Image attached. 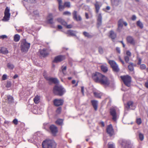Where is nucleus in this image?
I'll return each instance as SVG.
<instances>
[{
  "label": "nucleus",
  "mask_w": 148,
  "mask_h": 148,
  "mask_svg": "<svg viewBox=\"0 0 148 148\" xmlns=\"http://www.w3.org/2000/svg\"><path fill=\"white\" fill-rule=\"evenodd\" d=\"M110 115L112 116L113 120L116 121L117 119V114L115 108H111L110 109Z\"/></svg>",
  "instance_id": "obj_11"
},
{
  "label": "nucleus",
  "mask_w": 148,
  "mask_h": 148,
  "mask_svg": "<svg viewBox=\"0 0 148 148\" xmlns=\"http://www.w3.org/2000/svg\"><path fill=\"white\" fill-rule=\"evenodd\" d=\"M10 8L8 7H6L5 10L4 16L2 19L3 21H7L9 20L10 16Z\"/></svg>",
  "instance_id": "obj_9"
},
{
  "label": "nucleus",
  "mask_w": 148,
  "mask_h": 148,
  "mask_svg": "<svg viewBox=\"0 0 148 148\" xmlns=\"http://www.w3.org/2000/svg\"><path fill=\"white\" fill-rule=\"evenodd\" d=\"M30 43H28L25 39L23 40L21 42V49L22 52H27L30 47Z\"/></svg>",
  "instance_id": "obj_6"
},
{
  "label": "nucleus",
  "mask_w": 148,
  "mask_h": 148,
  "mask_svg": "<svg viewBox=\"0 0 148 148\" xmlns=\"http://www.w3.org/2000/svg\"><path fill=\"white\" fill-rule=\"evenodd\" d=\"M47 23H48L52 24L53 23V18L52 13H49L47 16Z\"/></svg>",
  "instance_id": "obj_18"
},
{
  "label": "nucleus",
  "mask_w": 148,
  "mask_h": 148,
  "mask_svg": "<svg viewBox=\"0 0 148 148\" xmlns=\"http://www.w3.org/2000/svg\"><path fill=\"white\" fill-rule=\"evenodd\" d=\"M94 96L96 97L101 98L102 96V94L100 93L97 92H95L93 93Z\"/></svg>",
  "instance_id": "obj_32"
},
{
  "label": "nucleus",
  "mask_w": 148,
  "mask_h": 148,
  "mask_svg": "<svg viewBox=\"0 0 148 148\" xmlns=\"http://www.w3.org/2000/svg\"><path fill=\"white\" fill-rule=\"evenodd\" d=\"M58 3V9L60 11H62L65 8H69L71 7V3L69 1L64 2L62 5V0H57Z\"/></svg>",
  "instance_id": "obj_7"
},
{
  "label": "nucleus",
  "mask_w": 148,
  "mask_h": 148,
  "mask_svg": "<svg viewBox=\"0 0 148 148\" xmlns=\"http://www.w3.org/2000/svg\"><path fill=\"white\" fill-rule=\"evenodd\" d=\"M119 59L120 61L122 63V64H124V62L123 61V60L121 59V57L120 56H119Z\"/></svg>",
  "instance_id": "obj_59"
},
{
  "label": "nucleus",
  "mask_w": 148,
  "mask_h": 148,
  "mask_svg": "<svg viewBox=\"0 0 148 148\" xmlns=\"http://www.w3.org/2000/svg\"><path fill=\"white\" fill-rule=\"evenodd\" d=\"M144 86L146 88L148 89V81L145 83Z\"/></svg>",
  "instance_id": "obj_63"
},
{
  "label": "nucleus",
  "mask_w": 148,
  "mask_h": 148,
  "mask_svg": "<svg viewBox=\"0 0 148 148\" xmlns=\"http://www.w3.org/2000/svg\"><path fill=\"white\" fill-rule=\"evenodd\" d=\"M83 34L85 37H86L89 38H91L92 37V36L90 35L89 33L86 32H83Z\"/></svg>",
  "instance_id": "obj_36"
},
{
  "label": "nucleus",
  "mask_w": 148,
  "mask_h": 148,
  "mask_svg": "<svg viewBox=\"0 0 148 148\" xmlns=\"http://www.w3.org/2000/svg\"><path fill=\"white\" fill-rule=\"evenodd\" d=\"M116 37V34L112 30H111L110 32L109 37L112 40H113Z\"/></svg>",
  "instance_id": "obj_24"
},
{
  "label": "nucleus",
  "mask_w": 148,
  "mask_h": 148,
  "mask_svg": "<svg viewBox=\"0 0 148 148\" xmlns=\"http://www.w3.org/2000/svg\"><path fill=\"white\" fill-rule=\"evenodd\" d=\"M116 51L119 54L121 53V50L120 48L118 47H116Z\"/></svg>",
  "instance_id": "obj_56"
},
{
  "label": "nucleus",
  "mask_w": 148,
  "mask_h": 148,
  "mask_svg": "<svg viewBox=\"0 0 148 148\" xmlns=\"http://www.w3.org/2000/svg\"><path fill=\"white\" fill-rule=\"evenodd\" d=\"M33 13L34 15L36 16H39V12L37 10L33 11Z\"/></svg>",
  "instance_id": "obj_43"
},
{
  "label": "nucleus",
  "mask_w": 148,
  "mask_h": 148,
  "mask_svg": "<svg viewBox=\"0 0 148 148\" xmlns=\"http://www.w3.org/2000/svg\"><path fill=\"white\" fill-rule=\"evenodd\" d=\"M65 59V56L64 55H60L58 56L55 57L53 61V62L57 63L61 62Z\"/></svg>",
  "instance_id": "obj_13"
},
{
  "label": "nucleus",
  "mask_w": 148,
  "mask_h": 148,
  "mask_svg": "<svg viewBox=\"0 0 148 148\" xmlns=\"http://www.w3.org/2000/svg\"><path fill=\"white\" fill-rule=\"evenodd\" d=\"M65 92V89L61 85H56L53 88V92L56 95L62 96Z\"/></svg>",
  "instance_id": "obj_4"
},
{
  "label": "nucleus",
  "mask_w": 148,
  "mask_h": 148,
  "mask_svg": "<svg viewBox=\"0 0 148 148\" xmlns=\"http://www.w3.org/2000/svg\"><path fill=\"white\" fill-rule=\"evenodd\" d=\"M18 120L16 119H14L13 121V123L16 125L18 124Z\"/></svg>",
  "instance_id": "obj_57"
},
{
  "label": "nucleus",
  "mask_w": 148,
  "mask_h": 148,
  "mask_svg": "<svg viewBox=\"0 0 148 148\" xmlns=\"http://www.w3.org/2000/svg\"><path fill=\"white\" fill-rule=\"evenodd\" d=\"M73 18L77 21H81L82 20L80 15L77 16V12L76 11H74L73 13Z\"/></svg>",
  "instance_id": "obj_15"
},
{
  "label": "nucleus",
  "mask_w": 148,
  "mask_h": 148,
  "mask_svg": "<svg viewBox=\"0 0 148 148\" xmlns=\"http://www.w3.org/2000/svg\"><path fill=\"white\" fill-rule=\"evenodd\" d=\"M66 66H64V67H62V72L63 73V74L64 75H65V73H64V71H66Z\"/></svg>",
  "instance_id": "obj_55"
},
{
  "label": "nucleus",
  "mask_w": 148,
  "mask_h": 148,
  "mask_svg": "<svg viewBox=\"0 0 148 148\" xmlns=\"http://www.w3.org/2000/svg\"><path fill=\"white\" fill-rule=\"evenodd\" d=\"M99 124H101L102 127H104L105 126V124L103 121H101L99 122Z\"/></svg>",
  "instance_id": "obj_60"
},
{
  "label": "nucleus",
  "mask_w": 148,
  "mask_h": 148,
  "mask_svg": "<svg viewBox=\"0 0 148 148\" xmlns=\"http://www.w3.org/2000/svg\"><path fill=\"white\" fill-rule=\"evenodd\" d=\"M140 68L141 70H145L146 68V66L144 64H141L140 66Z\"/></svg>",
  "instance_id": "obj_46"
},
{
  "label": "nucleus",
  "mask_w": 148,
  "mask_h": 148,
  "mask_svg": "<svg viewBox=\"0 0 148 148\" xmlns=\"http://www.w3.org/2000/svg\"><path fill=\"white\" fill-rule=\"evenodd\" d=\"M129 57L128 56H125L124 57V58L125 62L127 63H128L129 60Z\"/></svg>",
  "instance_id": "obj_47"
},
{
  "label": "nucleus",
  "mask_w": 148,
  "mask_h": 148,
  "mask_svg": "<svg viewBox=\"0 0 148 148\" xmlns=\"http://www.w3.org/2000/svg\"><path fill=\"white\" fill-rule=\"evenodd\" d=\"M108 63L112 68L117 64L113 60H109Z\"/></svg>",
  "instance_id": "obj_33"
},
{
  "label": "nucleus",
  "mask_w": 148,
  "mask_h": 148,
  "mask_svg": "<svg viewBox=\"0 0 148 148\" xmlns=\"http://www.w3.org/2000/svg\"><path fill=\"white\" fill-rule=\"evenodd\" d=\"M123 28V27L122 26H119L118 25V27L117 29V31L119 32H120L121 31V29Z\"/></svg>",
  "instance_id": "obj_52"
},
{
  "label": "nucleus",
  "mask_w": 148,
  "mask_h": 148,
  "mask_svg": "<svg viewBox=\"0 0 148 148\" xmlns=\"http://www.w3.org/2000/svg\"><path fill=\"white\" fill-rule=\"evenodd\" d=\"M64 120L63 119H58L55 122V123L56 124L62 126L63 125Z\"/></svg>",
  "instance_id": "obj_26"
},
{
  "label": "nucleus",
  "mask_w": 148,
  "mask_h": 148,
  "mask_svg": "<svg viewBox=\"0 0 148 148\" xmlns=\"http://www.w3.org/2000/svg\"><path fill=\"white\" fill-rule=\"evenodd\" d=\"M56 20L58 22L64 26H66L67 24V23L61 18L60 17L57 18Z\"/></svg>",
  "instance_id": "obj_23"
},
{
  "label": "nucleus",
  "mask_w": 148,
  "mask_h": 148,
  "mask_svg": "<svg viewBox=\"0 0 148 148\" xmlns=\"http://www.w3.org/2000/svg\"><path fill=\"white\" fill-rule=\"evenodd\" d=\"M7 79V76L6 74H3L2 77V80H5Z\"/></svg>",
  "instance_id": "obj_49"
},
{
  "label": "nucleus",
  "mask_w": 148,
  "mask_h": 148,
  "mask_svg": "<svg viewBox=\"0 0 148 148\" xmlns=\"http://www.w3.org/2000/svg\"><path fill=\"white\" fill-rule=\"evenodd\" d=\"M106 131L110 136H112L115 134L114 131L111 124H109L107 126Z\"/></svg>",
  "instance_id": "obj_10"
},
{
  "label": "nucleus",
  "mask_w": 148,
  "mask_h": 148,
  "mask_svg": "<svg viewBox=\"0 0 148 148\" xmlns=\"http://www.w3.org/2000/svg\"><path fill=\"white\" fill-rule=\"evenodd\" d=\"M136 121V123L138 125H140L142 123V120L140 118L137 119Z\"/></svg>",
  "instance_id": "obj_42"
},
{
  "label": "nucleus",
  "mask_w": 148,
  "mask_h": 148,
  "mask_svg": "<svg viewBox=\"0 0 148 148\" xmlns=\"http://www.w3.org/2000/svg\"><path fill=\"white\" fill-rule=\"evenodd\" d=\"M40 55L42 57H45L49 54L48 52L46 49H40L39 50Z\"/></svg>",
  "instance_id": "obj_17"
},
{
  "label": "nucleus",
  "mask_w": 148,
  "mask_h": 148,
  "mask_svg": "<svg viewBox=\"0 0 148 148\" xmlns=\"http://www.w3.org/2000/svg\"><path fill=\"white\" fill-rule=\"evenodd\" d=\"M61 107H59L57 108L56 111V112L58 114H60L61 112Z\"/></svg>",
  "instance_id": "obj_45"
},
{
  "label": "nucleus",
  "mask_w": 148,
  "mask_h": 148,
  "mask_svg": "<svg viewBox=\"0 0 148 148\" xmlns=\"http://www.w3.org/2000/svg\"><path fill=\"white\" fill-rule=\"evenodd\" d=\"M11 86V82L10 81H8L7 82V84L6 87L7 88H10Z\"/></svg>",
  "instance_id": "obj_44"
},
{
  "label": "nucleus",
  "mask_w": 148,
  "mask_h": 148,
  "mask_svg": "<svg viewBox=\"0 0 148 148\" xmlns=\"http://www.w3.org/2000/svg\"><path fill=\"white\" fill-rule=\"evenodd\" d=\"M123 24L125 26H126L127 25V23L126 22L124 21L122 18L120 19L118 22V25H119V27H123Z\"/></svg>",
  "instance_id": "obj_22"
},
{
  "label": "nucleus",
  "mask_w": 148,
  "mask_h": 148,
  "mask_svg": "<svg viewBox=\"0 0 148 148\" xmlns=\"http://www.w3.org/2000/svg\"><path fill=\"white\" fill-rule=\"evenodd\" d=\"M49 129L51 134L54 136H56L58 131V127L55 125H51L50 126Z\"/></svg>",
  "instance_id": "obj_12"
},
{
  "label": "nucleus",
  "mask_w": 148,
  "mask_h": 148,
  "mask_svg": "<svg viewBox=\"0 0 148 148\" xmlns=\"http://www.w3.org/2000/svg\"><path fill=\"white\" fill-rule=\"evenodd\" d=\"M112 68L113 70L116 72H118L120 71V69L117 64L114 66Z\"/></svg>",
  "instance_id": "obj_30"
},
{
  "label": "nucleus",
  "mask_w": 148,
  "mask_h": 148,
  "mask_svg": "<svg viewBox=\"0 0 148 148\" xmlns=\"http://www.w3.org/2000/svg\"><path fill=\"white\" fill-rule=\"evenodd\" d=\"M8 67L10 69L12 70L14 68V66L13 64L10 63H8L7 64Z\"/></svg>",
  "instance_id": "obj_38"
},
{
  "label": "nucleus",
  "mask_w": 148,
  "mask_h": 148,
  "mask_svg": "<svg viewBox=\"0 0 148 148\" xmlns=\"http://www.w3.org/2000/svg\"><path fill=\"white\" fill-rule=\"evenodd\" d=\"M114 2L116 3V5H118L119 4L120 2V0H115Z\"/></svg>",
  "instance_id": "obj_64"
},
{
  "label": "nucleus",
  "mask_w": 148,
  "mask_h": 148,
  "mask_svg": "<svg viewBox=\"0 0 148 148\" xmlns=\"http://www.w3.org/2000/svg\"><path fill=\"white\" fill-rule=\"evenodd\" d=\"M57 144L53 140L47 139L44 140L42 143L43 148H56Z\"/></svg>",
  "instance_id": "obj_3"
},
{
  "label": "nucleus",
  "mask_w": 148,
  "mask_h": 148,
  "mask_svg": "<svg viewBox=\"0 0 148 148\" xmlns=\"http://www.w3.org/2000/svg\"><path fill=\"white\" fill-rule=\"evenodd\" d=\"M95 8V12L97 14V25L98 28L100 27L102 25V16L101 13H99V11L101 5L100 4L98 1H96L94 4Z\"/></svg>",
  "instance_id": "obj_2"
},
{
  "label": "nucleus",
  "mask_w": 148,
  "mask_h": 148,
  "mask_svg": "<svg viewBox=\"0 0 148 148\" xmlns=\"http://www.w3.org/2000/svg\"><path fill=\"white\" fill-rule=\"evenodd\" d=\"M40 97L38 95H36L34 99V102L38 103L39 102Z\"/></svg>",
  "instance_id": "obj_37"
},
{
  "label": "nucleus",
  "mask_w": 148,
  "mask_h": 148,
  "mask_svg": "<svg viewBox=\"0 0 148 148\" xmlns=\"http://www.w3.org/2000/svg\"><path fill=\"white\" fill-rule=\"evenodd\" d=\"M8 103H11L13 102L14 98L12 96L9 95L7 96Z\"/></svg>",
  "instance_id": "obj_27"
},
{
  "label": "nucleus",
  "mask_w": 148,
  "mask_h": 148,
  "mask_svg": "<svg viewBox=\"0 0 148 148\" xmlns=\"http://www.w3.org/2000/svg\"><path fill=\"white\" fill-rule=\"evenodd\" d=\"M67 34L68 35L72 36H74L75 35L74 32L71 30L68 31L67 32Z\"/></svg>",
  "instance_id": "obj_39"
},
{
  "label": "nucleus",
  "mask_w": 148,
  "mask_h": 148,
  "mask_svg": "<svg viewBox=\"0 0 148 148\" xmlns=\"http://www.w3.org/2000/svg\"><path fill=\"white\" fill-rule=\"evenodd\" d=\"M126 108L127 109H130L132 110H134L135 108V106H134V103L132 101H128L127 103Z\"/></svg>",
  "instance_id": "obj_16"
},
{
  "label": "nucleus",
  "mask_w": 148,
  "mask_h": 148,
  "mask_svg": "<svg viewBox=\"0 0 148 148\" xmlns=\"http://www.w3.org/2000/svg\"><path fill=\"white\" fill-rule=\"evenodd\" d=\"M53 102L54 105L58 107L63 104L64 100L61 99H55L53 100Z\"/></svg>",
  "instance_id": "obj_14"
},
{
  "label": "nucleus",
  "mask_w": 148,
  "mask_h": 148,
  "mask_svg": "<svg viewBox=\"0 0 148 148\" xmlns=\"http://www.w3.org/2000/svg\"><path fill=\"white\" fill-rule=\"evenodd\" d=\"M48 81L49 84H51L52 83L55 84L58 83L59 81L58 79L56 78H52L50 77Z\"/></svg>",
  "instance_id": "obj_20"
},
{
  "label": "nucleus",
  "mask_w": 148,
  "mask_h": 148,
  "mask_svg": "<svg viewBox=\"0 0 148 148\" xmlns=\"http://www.w3.org/2000/svg\"><path fill=\"white\" fill-rule=\"evenodd\" d=\"M119 142L122 147L124 148H132L131 143L129 141H127L123 139H120Z\"/></svg>",
  "instance_id": "obj_8"
},
{
  "label": "nucleus",
  "mask_w": 148,
  "mask_h": 148,
  "mask_svg": "<svg viewBox=\"0 0 148 148\" xmlns=\"http://www.w3.org/2000/svg\"><path fill=\"white\" fill-rule=\"evenodd\" d=\"M99 52L101 54H102L103 53V49L101 47H99Z\"/></svg>",
  "instance_id": "obj_48"
},
{
  "label": "nucleus",
  "mask_w": 148,
  "mask_h": 148,
  "mask_svg": "<svg viewBox=\"0 0 148 148\" xmlns=\"http://www.w3.org/2000/svg\"><path fill=\"white\" fill-rule=\"evenodd\" d=\"M71 13L68 11H65L63 12V15H68L70 16L71 15Z\"/></svg>",
  "instance_id": "obj_50"
},
{
  "label": "nucleus",
  "mask_w": 148,
  "mask_h": 148,
  "mask_svg": "<svg viewBox=\"0 0 148 148\" xmlns=\"http://www.w3.org/2000/svg\"><path fill=\"white\" fill-rule=\"evenodd\" d=\"M128 68L131 71H133L134 70V66L133 63H130L128 66Z\"/></svg>",
  "instance_id": "obj_34"
},
{
  "label": "nucleus",
  "mask_w": 148,
  "mask_h": 148,
  "mask_svg": "<svg viewBox=\"0 0 148 148\" xmlns=\"http://www.w3.org/2000/svg\"><path fill=\"white\" fill-rule=\"evenodd\" d=\"M120 77L124 84L126 86L128 87H130L131 86L132 78L130 76L127 75L121 76Z\"/></svg>",
  "instance_id": "obj_5"
},
{
  "label": "nucleus",
  "mask_w": 148,
  "mask_h": 148,
  "mask_svg": "<svg viewBox=\"0 0 148 148\" xmlns=\"http://www.w3.org/2000/svg\"><path fill=\"white\" fill-rule=\"evenodd\" d=\"M92 105L93 106L95 111H97V109L98 106V101L95 100H92L91 101Z\"/></svg>",
  "instance_id": "obj_21"
},
{
  "label": "nucleus",
  "mask_w": 148,
  "mask_h": 148,
  "mask_svg": "<svg viewBox=\"0 0 148 148\" xmlns=\"http://www.w3.org/2000/svg\"><path fill=\"white\" fill-rule=\"evenodd\" d=\"M108 148H114V145L113 144L108 143Z\"/></svg>",
  "instance_id": "obj_51"
},
{
  "label": "nucleus",
  "mask_w": 148,
  "mask_h": 148,
  "mask_svg": "<svg viewBox=\"0 0 148 148\" xmlns=\"http://www.w3.org/2000/svg\"><path fill=\"white\" fill-rule=\"evenodd\" d=\"M137 25L141 29L143 28V24L140 21H138L136 22Z\"/></svg>",
  "instance_id": "obj_35"
},
{
  "label": "nucleus",
  "mask_w": 148,
  "mask_h": 148,
  "mask_svg": "<svg viewBox=\"0 0 148 148\" xmlns=\"http://www.w3.org/2000/svg\"><path fill=\"white\" fill-rule=\"evenodd\" d=\"M92 80L96 83L100 84L105 86H108L110 84V81L108 78L101 73L96 72L91 75Z\"/></svg>",
  "instance_id": "obj_1"
},
{
  "label": "nucleus",
  "mask_w": 148,
  "mask_h": 148,
  "mask_svg": "<svg viewBox=\"0 0 148 148\" xmlns=\"http://www.w3.org/2000/svg\"><path fill=\"white\" fill-rule=\"evenodd\" d=\"M132 20L133 21L135 20L136 19V17L135 15H133L132 17Z\"/></svg>",
  "instance_id": "obj_62"
},
{
  "label": "nucleus",
  "mask_w": 148,
  "mask_h": 148,
  "mask_svg": "<svg viewBox=\"0 0 148 148\" xmlns=\"http://www.w3.org/2000/svg\"><path fill=\"white\" fill-rule=\"evenodd\" d=\"M43 76L45 78L47 81L48 80L50 77L48 76L47 73L46 71H45L43 73Z\"/></svg>",
  "instance_id": "obj_40"
},
{
  "label": "nucleus",
  "mask_w": 148,
  "mask_h": 148,
  "mask_svg": "<svg viewBox=\"0 0 148 148\" xmlns=\"http://www.w3.org/2000/svg\"><path fill=\"white\" fill-rule=\"evenodd\" d=\"M66 28L68 29L71 28L72 27V25H67L66 26Z\"/></svg>",
  "instance_id": "obj_61"
},
{
  "label": "nucleus",
  "mask_w": 148,
  "mask_h": 148,
  "mask_svg": "<svg viewBox=\"0 0 148 148\" xmlns=\"http://www.w3.org/2000/svg\"><path fill=\"white\" fill-rule=\"evenodd\" d=\"M139 139L141 141H143V140L144 136V135L143 134L141 133H139Z\"/></svg>",
  "instance_id": "obj_41"
},
{
  "label": "nucleus",
  "mask_w": 148,
  "mask_h": 148,
  "mask_svg": "<svg viewBox=\"0 0 148 148\" xmlns=\"http://www.w3.org/2000/svg\"><path fill=\"white\" fill-rule=\"evenodd\" d=\"M50 125L49 123H44L43 124L42 128L46 130H48L49 128Z\"/></svg>",
  "instance_id": "obj_29"
},
{
  "label": "nucleus",
  "mask_w": 148,
  "mask_h": 148,
  "mask_svg": "<svg viewBox=\"0 0 148 148\" xmlns=\"http://www.w3.org/2000/svg\"><path fill=\"white\" fill-rule=\"evenodd\" d=\"M7 38V36L5 35H2L0 36V38L4 39V38Z\"/></svg>",
  "instance_id": "obj_54"
},
{
  "label": "nucleus",
  "mask_w": 148,
  "mask_h": 148,
  "mask_svg": "<svg viewBox=\"0 0 148 148\" xmlns=\"http://www.w3.org/2000/svg\"><path fill=\"white\" fill-rule=\"evenodd\" d=\"M0 53L3 54H6L8 53V51L7 48L2 47L0 49Z\"/></svg>",
  "instance_id": "obj_25"
},
{
  "label": "nucleus",
  "mask_w": 148,
  "mask_h": 148,
  "mask_svg": "<svg viewBox=\"0 0 148 148\" xmlns=\"http://www.w3.org/2000/svg\"><path fill=\"white\" fill-rule=\"evenodd\" d=\"M20 39V36L18 34H15L14 37V40L15 42H17Z\"/></svg>",
  "instance_id": "obj_31"
},
{
  "label": "nucleus",
  "mask_w": 148,
  "mask_h": 148,
  "mask_svg": "<svg viewBox=\"0 0 148 148\" xmlns=\"http://www.w3.org/2000/svg\"><path fill=\"white\" fill-rule=\"evenodd\" d=\"M126 40L127 43L133 45L135 44V40L132 36H127L126 38Z\"/></svg>",
  "instance_id": "obj_19"
},
{
  "label": "nucleus",
  "mask_w": 148,
  "mask_h": 148,
  "mask_svg": "<svg viewBox=\"0 0 148 148\" xmlns=\"http://www.w3.org/2000/svg\"><path fill=\"white\" fill-rule=\"evenodd\" d=\"M126 54L127 55V56L130 57L131 55V53L129 51H127L126 52Z\"/></svg>",
  "instance_id": "obj_53"
},
{
  "label": "nucleus",
  "mask_w": 148,
  "mask_h": 148,
  "mask_svg": "<svg viewBox=\"0 0 148 148\" xmlns=\"http://www.w3.org/2000/svg\"><path fill=\"white\" fill-rule=\"evenodd\" d=\"M101 71L104 73H106L108 71V68L106 65H102L101 66Z\"/></svg>",
  "instance_id": "obj_28"
},
{
  "label": "nucleus",
  "mask_w": 148,
  "mask_h": 148,
  "mask_svg": "<svg viewBox=\"0 0 148 148\" xmlns=\"http://www.w3.org/2000/svg\"><path fill=\"white\" fill-rule=\"evenodd\" d=\"M141 61H142V59H141L139 58H138V62L137 63V64L138 65H140L141 64Z\"/></svg>",
  "instance_id": "obj_58"
}]
</instances>
